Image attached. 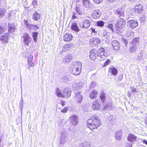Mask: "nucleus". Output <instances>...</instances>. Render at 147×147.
Returning a JSON list of instances; mask_svg holds the SVG:
<instances>
[{"instance_id":"7c9ffc66","label":"nucleus","mask_w":147,"mask_h":147,"mask_svg":"<svg viewBox=\"0 0 147 147\" xmlns=\"http://www.w3.org/2000/svg\"><path fill=\"white\" fill-rule=\"evenodd\" d=\"M95 23L97 26L101 27H103L105 24V22L102 20H99L96 21Z\"/></svg>"},{"instance_id":"4c0bfd02","label":"nucleus","mask_w":147,"mask_h":147,"mask_svg":"<svg viewBox=\"0 0 147 147\" xmlns=\"http://www.w3.org/2000/svg\"><path fill=\"white\" fill-rule=\"evenodd\" d=\"M132 46H131L130 47V51L132 53L134 52L137 49V47L136 45L131 44Z\"/></svg>"},{"instance_id":"0e129e2a","label":"nucleus","mask_w":147,"mask_h":147,"mask_svg":"<svg viewBox=\"0 0 147 147\" xmlns=\"http://www.w3.org/2000/svg\"><path fill=\"white\" fill-rule=\"evenodd\" d=\"M131 90L133 92H137V90H136L135 89V88H132V89H131Z\"/></svg>"},{"instance_id":"774afa93","label":"nucleus","mask_w":147,"mask_h":147,"mask_svg":"<svg viewBox=\"0 0 147 147\" xmlns=\"http://www.w3.org/2000/svg\"><path fill=\"white\" fill-rule=\"evenodd\" d=\"M145 123L147 125V117L146 118L145 120Z\"/></svg>"},{"instance_id":"f8f14e48","label":"nucleus","mask_w":147,"mask_h":147,"mask_svg":"<svg viewBox=\"0 0 147 147\" xmlns=\"http://www.w3.org/2000/svg\"><path fill=\"white\" fill-rule=\"evenodd\" d=\"M93 102L92 105V107L94 109L98 110L101 107V106L100 104L99 101L98 100Z\"/></svg>"},{"instance_id":"473e14b6","label":"nucleus","mask_w":147,"mask_h":147,"mask_svg":"<svg viewBox=\"0 0 147 147\" xmlns=\"http://www.w3.org/2000/svg\"><path fill=\"white\" fill-rule=\"evenodd\" d=\"M122 135V133L120 131L117 132L115 133V137L117 140H120Z\"/></svg>"},{"instance_id":"f3484780","label":"nucleus","mask_w":147,"mask_h":147,"mask_svg":"<svg viewBox=\"0 0 147 147\" xmlns=\"http://www.w3.org/2000/svg\"><path fill=\"white\" fill-rule=\"evenodd\" d=\"M76 94V98L77 100V102L79 104L81 103L83 98L82 95L80 94V92H77Z\"/></svg>"},{"instance_id":"a19ab883","label":"nucleus","mask_w":147,"mask_h":147,"mask_svg":"<svg viewBox=\"0 0 147 147\" xmlns=\"http://www.w3.org/2000/svg\"><path fill=\"white\" fill-rule=\"evenodd\" d=\"M140 41V38L137 37L135 38L133 41V44L136 45V44H138Z\"/></svg>"},{"instance_id":"3c124183","label":"nucleus","mask_w":147,"mask_h":147,"mask_svg":"<svg viewBox=\"0 0 147 147\" xmlns=\"http://www.w3.org/2000/svg\"><path fill=\"white\" fill-rule=\"evenodd\" d=\"M90 30L92 31V34L94 33V35L97 34V32L95 30V28H90Z\"/></svg>"},{"instance_id":"f704fd0d","label":"nucleus","mask_w":147,"mask_h":147,"mask_svg":"<svg viewBox=\"0 0 147 147\" xmlns=\"http://www.w3.org/2000/svg\"><path fill=\"white\" fill-rule=\"evenodd\" d=\"M84 28H87L89 27L90 25V22L88 20H86L84 22Z\"/></svg>"},{"instance_id":"1a4fd4ad","label":"nucleus","mask_w":147,"mask_h":147,"mask_svg":"<svg viewBox=\"0 0 147 147\" xmlns=\"http://www.w3.org/2000/svg\"><path fill=\"white\" fill-rule=\"evenodd\" d=\"M101 12L99 9H96L93 10L91 14L92 17L94 19L99 18L101 15Z\"/></svg>"},{"instance_id":"2f4dec72","label":"nucleus","mask_w":147,"mask_h":147,"mask_svg":"<svg viewBox=\"0 0 147 147\" xmlns=\"http://www.w3.org/2000/svg\"><path fill=\"white\" fill-rule=\"evenodd\" d=\"M6 10L4 8H0V19L2 18L6 13Z\"/></svg>"},{"instance_id":"49530a36","label":"nucleus","mask_w":147,"mask_h":147,"mask_svg":"<svg viewBox=\"0 0 147 147\" xmlns=\"http://www.w3.org/2000/svg\"><path fill=\"white\" fill-rule=\"evenodd\" d=\"M122 40L123 42L125 43V45L126 46H127V45L128 43L127 40L125 38H122Z\"/></svg>"},{"instance_id":"13d9d810","label":"nucleus","mask_w":147,"mask_h":147,"mask_svg":"<svg viewBox=\"0 0 147 147\" xmlns=\"http://www.w3.org/2000/svg\"><path fill=\"white\" fill-rule=\"evenodd\" d=\"M61 102V104L62 107L64 106L65 105V101H64L63 100H61L60 102Z\"/></svg>"},{"instance_id":"4be33fe9","label":"nucleus","mask_w":147,"mask_h":147,"mask_svg":"<svg viewBox=\"0 0 147 147\" xmlns=\"http://www.w3.org/2000/svg\"><path fill=\"white\" fill-rule=\"evenodd\" d=\"M97 95L98 93L97 91L94 90L90 94L89 97L90 99H94L97 97Z\"/></svg>"},{"instance_id":"5701e85b","label":"nucleus","mask_w":147,"mask_h":147,"mask_svg":"<svg viewBox=\"0 0 147 147\" xmlns=\"http://www.w3.org/2000/svg\"><path fill=\"white\" fill-rule=\"evenodd\" d=\"M72 55L71 54L67 55L63 60V61L65 63H69L72 60Z\"/></svg>"},{"instance_id":"c03bdc74","label":"nucleus","mask_w":147,"mask_h":147,"mask_svg":"<svg viewBox=\"0 0 147 147\" xmlns=\"http://www.w3.org/2000/svg\"><path fill=\"white\" fill-rule=\"evenodd\" d=\"M111 61L110 60L108 59H107L106 61L104 63V67L106 66L107 65H108L110 63Z\"/></svg>"},{"instance_id":"f03ea898","label":"nucleus","mask_w":147,"mask_h":147,"mask_svg":"<svg viewBox=\"0 0 147 147\" xmlns=\"http://www.w3.org/2000/svg\"><path fill=\"white\" fill-rule=\"evenodd\" d=\"M127 19H120L118 20L116 24V29L117 31L119 32H122L123 30L124 29L126 24L125 21Z\"/></svg>"},{"instance_id":"c85d7f7f","label":"nucleus","mask_w":147,"mask_h":147,"mask_svg":"<svg viewBox=\"0 0 147 147\" xmlns=\"http://www.w3.org/2000/svg\"><path fill=\"white\" fill-rule=\"evenodd\" d=\"M56 95L58 97H61L63 98H64L65 97V95L62 94L61 91L58 88H57L56 89Z\"/></svg>"},{"instance_id":"4468645a","label":"nucleus","mask_w":147,"mask_h":147,"mask_svg":"<svg viewBox=\"0 0 147 147\" xmlns=\"http://www.w3.org/2000/svg\"><path fill=\"white\" fill-rule=\"evenodd\" d=\"M134 11L138 13H141L143 11L142 5L141 4H138L135 6Z\"/></svg>"},{"instance_id":"052dcab7","label":"nucleus","mask_w":147,"mask_h":147,"mask_svg":"<svg viewBox=\"0 0 147 147\" xmlns=\"http://www.w3.org/2000/svg\"><path fill=\"white\" fill-rule=\"evenodd\" d=\"M109 33L107 32L106 31H104L103 32V36L104 37H105L106 35H108V34Z\"/></svg>"},{"instance_id":"6ab92c4d","label":"nucleus","mask_w":147,"mask_h":147,"mask_svg":"<svg viewBox=\"0 0 147 147\" xmlns=\"http://www.w3.org/2000/svg\"><path fill=\"white\" fill-rule=\"evenodd\" d=\"M33 56L31 55H30L28 56V64L29 66H30L32 67L34 66V64L32 61L33 60Z\"/></svg>"},{"instance_id":"cd10ccee","label":"nucleus","mask_w":147,"mask_h":147,"mask_svg":"<svg viewBox=\"0 0 147 147\" xmlns=\"http://www.w3.org/2000/svg\"><path fill=\"white\" fill-rule=\"evenodd\" d=\"M84 5L86 8H91V7L90 6V2L89 0H82Z\"/></svg>"},{"instance_id":"c9c22d12","label":"nucleus","mask_w":147,"mask_h":147,"mask_svg":"<svg viewBox=\"0 0 147 147\" xmlns=\"http://www.w3.org/2000/svg\"><path fill=\"white\" fill-rule=\"evenodd\" d=\"M100 98L102 102H105L106 97L105 94L103 91H102L101 92L100 95Z\"/></svg>"},{"instance_id":"0eeeda50","label":"nucleus","mask_w":147,"mask_h":147,"mask_svg":"<svg viewBox=\"0 0 147 147\" xmlns=\"http://www.w3.org/2000/svg\"><path fill=\"white\" fill-rule=\"evenodd\" d=\"M78 118L76 115H73L70 117L69 121L71 124L74 126H76L78 123Z\"/></svg>"},{"instance_id":"69168bd1","label":"nucleus","mask_w":147,"mask_h":147,"mask_svg":"<svg viewBox=\"0 0 147 147\" xmlns=\"http://www.w3.org/2000/svg\"><path fill=\"white\" fill-rule=\"evenodd\" d=\"M143 142L147 145V140H144L143 141Z\"/></svg>"},{"instance_id":"4d7b16f0","label":"nucleus","mask_w":147,"mask_h":147,"mask_svg":"<svg viewBox=\"0 0 147 147\" xmlns=\"http://www.w3.org/2000/svg\"><path fill=\"white\" fill-rule=\"evenodd\" d=\"M105 38L107 39V40H106V42H108L109 41L110 39L108 35H106L105 37H104V38L105 39Z\"/></svg>"},{"instance_id":"bf43d9fd","label":"nucleus","mask_w":147,"mask_h":147,"mask_svg":"<svg viewBox=\"0 0 147 147\" xmlns=\"http://www.w3.org/2000/svg\"><path fill=\"white\" fill-rule=\"evenodd\" d=\"M79 26L80 27V28H84V24L83 23H80L79 24Z\"/></svg>"},{"instance_id":"9d476101","label":"nucleus","mask_w":147,"mask_h":147,"mask_svg":"<svg viewBox=\"0 0 147 147\" xmlns=\"http://www.w3.org/2000/svg\"><path fill=\"white\" fill-rule=\"evenodd\" d=\"M17 28L15 24L13 23H9L8 24V32L9 34L13 33L16 30Z\"/></svg>"},{"instance_id":"6e6d98bb","label":"nucleus","mask_w":147,"mask_h":147,"mask_svg":"<svg viewBox=\"0 0 147 147\" xmlns=\"http://www.w3.org/2000/svg\"><path fill=\"white\" fill-rule=\"evenodd\" d=\"M67 107H65L64 109L61 110V111L63 113H65L67 112Z\"/></svg>"},{"instance_id":"09e8293b","label":"nucleus","mask_w":147,"mask_h":147,"mask_svg":"<svg viewBox=\"0 0 147 147\" xmlns=\"http://www.w3.org/2000/svg\"><path fill=\"white\" fill-rule=\"evenodd\" d=\"M23 104L19 103V107L20 109V111L21 114H22V110H23Z\"/></svg>"},{"instance_id":"72a5a7b5","label":"nucleus","mask_w":147,"mask_h":147,"mask_svg":"<svg viewBox=\"0 0 147 147\" xmlns=\"http://www.w3.org/2000/svg\"><path fill=\"white\" fill-rule=\"evenodd\" d=\"M79 147H90V146L89 143L85 142L79 145Z\"/></svg>"},{"instance_id":"338daca9","label":"nucleus","mask_w":147,"mask_h":147,"mask_svg":"<svg viewBox=\"0 0 147 147\" xmlns=\"http://www.w3.org/2000/svg\"><path fill=\"white\" fill-rule=\"evenodd\" d=\"M108 0V1L109 3H112V2H113L115 1V0Z\"/></svg>"},{"instance_id":"ea45409f","label":"nucleus","mask_w":147,"mask_h":147,"mask_svg":"<svg viewBox=\"0 0 147 147\" xmlns=\"http://www.w3.org/2000/svg\"><path fill=\"white\" fill-rule=\"evenodd\" d=\"M38 35V32H33L32 33V36L33 38L34 41L36 42L37 38Z\"/></svg>"},{"instance_id":"864d4df0","label":"nucleus","mask_w":147,"mask_h":147,"mask_svg":"<svg viewBox=\"0 0 147 147\" xmlns=\"http://www.w3.org/2000/svg\"><path fill=\"white\" fill-rule=\"evenodd\" d=\"M96 85V83L95 82H92L91 85L90 86L91 88H94Z\"/></svg>"},{"instance_id":"8fccbe9b","label":"nucleus","mask_w":147,"mask_h":147,"mask_svg":"<svg viewBox=\"0 0 147 147\" xmlns=\"http://www.w3.org/2000/svg\"><path fill=\"white\" fill-rule=\"evenodd\" d=\"M95 3L97 4H99L102 3L103 0H92Z\"/></svg>"},{"instance_id":"e2e57ef3","label":"nucleus","mask_w":147,"mask_h":147,"mask_svg":"<svg viewBox=\"0 0 147 147\" xmlns=\"http://www.w3.org/2000/svg\"><path fill=\"white\" fill-rule=\"evenodd\" d=\"M69 45L68 44H66L64 46V47L65 48H69Z\"/></svg>"},{"instance_id":"423d86ee","label":"nucleus","mask_w":147,"mask_h":147,"mask_svg":"<svg viewBox=\"0 0 147 147\" xmlns=\"http://www.w3.org/2000/svg\"><path fill=\"white\" fill-rule=\"evenodd\" d=\"M90 53V58L92 60H94L96 57L99 55V53H98V51L95 49L91 50Z\"/></svg>"},{"instance_id":"680f3d73","label":"nucleus","mask_w":147,"mask_h":147,"mask_svg":"<svg viewBox=\"0 0 147 147\" xmlns=\"http://www.w3.org/2000/svg\"><path fill=\"white\" fill-rule=\"evenodd\" d=\"M123 75H121L118 78V80L120 81H121V80L123 79Z\"/></svg>"},{"instance_id":"a211bd4d","label":"nucleus","mask_w":147,"mask_h":147,"mask_svg":"<svg viewBox=\"0 0 147 147\" xmlns=\"http://www.w3.org/2000/svg\"><path fill=\"white\" fill-rule=\"evenodd\" d=\"M91 42L94 46H97L100 43V40L98 38H93L91 40Z\"/></svg>"},{"instance_id":"39448f33","label":"nucleus","mask_w":147,"mask_h":147,"mask_svg":"<svg viewBox=\"0 0 147 147\" xmlns=\"http://www.w3.org/2000/svg\"><path fill=\"white\" fill-rule=\"evenodd\" d=\"M129 18L127 19L128 20L127 22V25L130 28H134L138 25V22L136 20L130 19V18L129 17Z\"/></svg>"},{"instance_id":"c756f323","label":"nucleus","mask_w":147,"mask_h":147,"mask_svg":"<svg viewBox=\"0 0 147 147\" xmlns=\"http://www.w3.org/2000/svg\"><path fill=\"white\" fill-rule=\"evenodd\" d=\"M98 52L99 53L100 56L102 58H103V57H105V56H104V54L105 53V49H104L102 47L100 48V50L98 51Z\"/></svg>"},{"instance_id":"dca6fc26","label":"nucleus","mask_w":147,"mask_h":147,"mask_svg":"<svg viewBox=\"0 0 147 147\" xmlns=\"http://www.w3.org/2000/svg\"><path fill=\"white\" fill-rule=\"evenodd\" d=\"M9 35V33H6L3 36H0V40L1 41H3L4 43H7Z\"/></svg>"},{"instance_id":"37998d69","label":"nucleus","mask_w":147,"mask_h":147,"mask_svg":"<svg viewBox=\"0 0 147 147\" xmlns=\"http://www.w3.org/2000/svg\"><path fill=\"white\" fill-rule=\"evenodd\" d=\"M24 24L26 26L27 28L28 29L31 24H29V22L28 20H24Z\"/></svg>"},{"instance_id":"de8ad7c7","label":"nucleus","mask_w":147,"mask_h":147,"mask_svg":"<svg viewBox=\"0 0 147 147\" xmlns=\"http://www.w3.org/2000/svg\"><path fill=\"white\" fill-rule=\"evenodd\" d=\"M77 14L76 13L74 12L72 16V19L74 20L77 18Z\"/></svg>"},{"instance_id":"ddd939ff","label":"nucleus","mask_w":147,"mask_h":147,"mask_svg":"<svg viewBox=\"0 0 147 147\" xmlns=\"http://www.w3.org/2000/svg\"><path fill=\"white\" fill-rule=\"evenodd\" d=\"M71 68L81 69L82 68V63L80 61H75L72 63Z\"/></svg>"},{"instance_id":"6e6552de","label":"nucleus","mask_w":147,"mask_h":147,"mask_svg":"<svg viewBox=\"0 0 147 147\" xmlns=\"http://www.w3.org/2000/svg\"><path fill=\"white\" fill-rule=\"evenodd\" d=\"M68 138V134L66 131H63L61 132L60 139L61 143H64Z\"/></svg>"},{"instance_id":"58836bf2","label":"nucleus","mask_w":147,"mask_h":147,"mask_svg":"<svg viewBox=\"0 0 147 147\" xmlns=\"http://www.w3.org/2000/svg\"><path fill=\"white\" fill-rule=\"evenodd\" d=\"M134 33L132 31H130L127 33V36L130 38L134 37Z\"/></svg>"},{"instance_id":"aec40b11","label":"nucleus","mask_w":147,"mask_h":147,"mask_svg":"<svg viewBox=\"0 0 147 147\" xmlns=\"http://www.w3.org/2000/svg\"><path fill=\"white\" fill-rule=\"evenodd\" d=\"M109 71L114 76H115L117 74L118 71L116 68L111 66L109 68Z\"/></svg>"},{"instance_id":"5fc2aeb1","label":"nucleus","mask_w":147,"mask_h":147,"mask_svg":"<svg viewBox=\"0 0 147 147\" xmlns=\"http://www.w3.org/2000/svg\"><path fill=\"white\" fill-rule=\"evenodd\" d=\"M4 32V29L2 27L0 26V35L3 34Z\"/></svg>"},{"instance_id":"79ce46f5","label":"nucleus","mask_w":147,"mask_h":147,"mask_svg":"<svg viewBox=\"0 0 147 147\" xmlns=\"http://www.w3.org/2000/svg\"><path fill=\"white\" fill-rule=\"evenodd\" d=\"M76 11L79 14L82 15L83 14L82 11L81 10L80 8L77 7L76 9Z\"/></svg>"},{"instance_id":"a878e982","label":"nucleus","mask_w":147,"mask_h":147,"mask_svg":"<svg viewBox=\"0 0 147 147\" xmlns=\"http://www.w3.org/2000/svg\"><path fill=\"white\" fill-rule=\"evenodd\" d=\"M71 30L78 32L79 31V28L77 24L75 22L73 23L72 24L71 27Z\"/></svg>"},{"instance_id":"603ef678","label":"nucleus","mask_w":147,"mask_h":147,"mask_svg":"<svg viewBox=\"0 0 147 147\" xmlns=\"http://www.w3.org/2000/svg\"><path fill=\"white\" fill-rule=\"evenodd\" d=\"M107 27L111 30H113V25L112 24H110L107 25Z\"/></svg>"},{"instance_id":"20e7f679","label":"nucleus","mask_w":147,"mask_h":147,"mask_svg":"<svg viewBox=\"0 0 147 147\" xmlns=\"http://www.w3.org/2000/svg\"><path fill=\"white\" fill-rule=\"evenodd\" d=\"M23 38V42L25 45H28L29 44L32 40V38L30 37L29 35L26 32H24L22 36Z\"/></svg>"},{"instance_id":"2eb2a0df","label":"nucleus","mask_w":147,"mask_h":147,"mask_svg":"<svg viewBox=\"0 0 147 147\" xmlns=\"http://www.w3.org/2000/svg\"><path fill=\"white\" fill-rule=\"evenodd\" d=\"M63 95L66 96L67 97H69L71 95V91L69 87H66L63 90Z\"/></svg>"},{"instance_id":"bb28decb","label":"nucleus","mask_w":147,"mask_h":147,"mask_svg":"<svg viewBox=\"0 0 147 147\" xmlns=\"http://www.w3.org/2000/svg\"><path fill=\"white\" fill-rule=\"evenodd\" d=\"M71 73L72 74L77 76L80 74L81 69H76V68H71Z\"/></svg>"},{"instance_id":"7ed1b4c3","label":"nucleus","mask_w":147,"mask_h":147,"mask_svg":"<svg viewBox=\"0 0 147 147\" xmlns=\"http://www.w3.org/2000/svg\"><path fill=\"white\" fill-rule=\"evenodd\" d=\"M124 9L123 8H120L116 9L115 11V13L120 19H129V17L127 18L124 16Z\"/></svg>"},{"instance_id":"393cba45","label":"nucleus","mask_w":147,"mask_h":147,"mask_svg":"<svg viewBox=\"0 0 147 147\" xmlns=\"http://www.w3.org/2000/svg\"><path fill=\"white\" fill-rule=\"evenodd\" d=\"M137 137L133 134H129L127 137V140L129 141L134 142L136 141Z\"/></svg>"},{"instance_id":"a18cd8bd","label":"nucleus","mask_w":147,"mask_h":147,"mask_svg":"<svg viewBox=\"0 0 147 147\" xmlns=\"http://www.w3.org/2000/svg\"><path fill=\"white\" fill-rule=\"evenodd\" d=\"M37 0H33L32 5H33L34 8H35L36 7V6L37 5Z\"/></svg>"},{"instance_id":"e433bc0d","label":"nucleus","mask_w":147,"mask_h":147,"mask_svg":"<svg viewBox=\"0 0 147 147\" xmlns=\"http://www.w3.org/2000/svg\"><path fill=\"white\" fill-rule=\"evenodd\" d=\"M28 29L36 31L39 29V27L37 25L31 24Z\"/></svg>"},{"instance_id":"b1692460","label":"nucleus","mask_w":147,"mask_h":147,"mask_svg":"<svg viewBox=\"0 0 147 147\" xmlns=\"http://www.w3.org/2000/svg\"><path fill=\"white\" fill-rule=\"evenodd\" d=\"M72 35L70 33L65 34L63 36V40L64 41H68L72 40Z\"/></svg>"},{"instance_id":"f257e3e1","label":"nucleus","mask_w":147,"mask_h":147,"mask_svg":"<svg viewBox=\"0 0 147 147\" xmlns=\"http://www.w3.org/2000/svg\"><path fill=\"white\" fill-rule=\"evenodd\" d=\"M87 126L91 130L97 128L101 124L100 119L97 116L93 117L91 119L88 120Z\"/></svg>"},{"instance_id":"412c9836","label":"nucleus","mask_w":147,"mask_h":147,"mask_svg":"<svg viewBox=\"0 0 147 147\" xmlns=\"http://www.w3.org/2000/svg\"><path fill=\"white\" fill-rule=\"evenodd\" d=\"M41 16V14L36 11L34 12L33 14L32 17L34 20L36 21L39 20Z\"/></svg>"},{"instance_id":"9b49d317","label":"nucleus","mask_w":147,"mask_h":147,"mask_svg":"<svg viewBox=\"0 0 147 147\" xmlns=\"http://www.w3.org/2000/svg\"><path fill=\"white\" fill-rule=\"evenodd\" d=\"M112 45L115 51L119 50L120 48V44L117 40L113 41L112 42Z\"/></svg>"}]
</instances>
